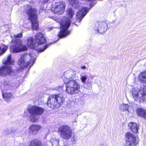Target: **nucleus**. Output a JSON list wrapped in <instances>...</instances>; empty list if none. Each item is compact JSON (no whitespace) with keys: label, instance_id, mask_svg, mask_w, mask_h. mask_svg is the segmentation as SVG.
Here are the masks:
<instances>
[{"label":"nucleus","instance_id":"nucleus-15","mask_svg":"<svg viewBox=\"0 0 146 146\" xmlns=\"http://www.w3.org/2000/svg\"><path fill=\"white\" fill-rule=\"evenodd\" d=\"M88 12V9L86 7H82L77 13L76 19L80 21Z\"/></svg>","mask_w":146,"mask_h":146},{"label":"nucleus","instance_id":"nucleus-17","mask_svg":"<svg viewBox=\"0 0 146 146\" xmlns=\"http://www.w3.org/2000/svg\"><path fill=\"white\" fill-rule=\"evenodd\" d=\"M2 96L4 100L7 102H10L11 99L13 97L11 92H2Z\"/></svg>","mask_w":146,"mask_h":146},{"label":"nucleus","instance_id":"nucleus-11","mask_svg":"<svg viewBox=\"0 0 146 146\" xmlns=\"http://www.w3.org/2000/svg\"><path fill=\"white\" fill-rule=\"evenodd\" d=\"M29 112L32 116L40 115L44 112V110L40 107L33 106L28 110Z\"/></svg>","mask_w":146,"mask_h":146},{"label":"nucleus","instance_id":"nucleus-4","mask_svg":"<svg viewBox=\"0 0 146 146\" xmlns=\"http://www.w3.org/2000/svg\"><path fill=\"white\" fill-rule=\"evenodd\" d=\"M71 22V20L67 17H64L59 21L60 30L57 36L60 38L64 37L70 34V31L68 29L70 27Z\"/></svg>","mask_w":146,"mask_h":146},{"label":"nucleus","instance_id":"nucleus-25","mask_svg":"<svg viewBox=\"0 0 146 146\" xmlns=\"http://www.w3.org/2000/svg\"><path fill=\"white\" fill-rule=\"evenodd\" d=\"M7 47L6 46H4L3 47L1 48V46H0V55L4 53L7 50Z\"/></svg>","mask_w":146,"mask_h":146},{"label":"nucleus","instance_id":"nucleus-13","mask_svg":"<svg viewBox=\"0 0 146 146\" xmlns=\"http://www.w3.org/2000/svg\"><path fill=\"white\" fill-rule=\"evenodd\" d=\"M14 72L11 67L9 66H3L0 67V76H6L7 75H11L14 74Z\"/></svg>","mask_w":146,"mask_h":146},{"label":"nucleus","instance_id":"nucleus-21","mask_svg":"<svg viewBox=\"0 0 146 146\" xmlns=\"http://www.w3.org/2000/svg\"><path fill=\"white\" fill-rule=\"evenodd\" d=\"M138 80L141 82L146 84V70L140 72L138 76Z\"/></svg>","mask_w":146,"mask_h":146},{"label":"nucleus","instance_id":"nucleus-6","mask_svg":"<svg viewBox=\"0 0 146 146\" xmlns=\"http://www.w3.org/2000/svg\"><path fill=\"white\" fill-rule=\"evenodd\" d=\"M131 93L135 101H138L140 104L146 102V86L140 87L138 90L133 89Z\"/></svg>","mask_w":146,"mask_h":146},{"label":"nucleus","instance_id":"nucleus-8","mask_svg":"<svg viewBox=\"0 0 146 146\" xmlns=\"http://www.w3.org/2000/svg\"><path fill=\"white\" fill-rule=\"evenodd\" d=\"M58 132L61 137L65 140H68L72 137V131L71 128L68 125H63L58 128Z\"/></svg>","mask_w":146,"mask_h":146},{"label":"nucleus","instance_id":"nucleus-26","mask_svg":"<svg viewBox=\"0 0 146 146\" xmlns=\"http://www.w3.org/2000/svg\"><path fill=\"white\" fill-rule=\"evenodd\" d=\"M87 79V77L86 76H82L81 77V80L82 82L84 83Z\"/></svg>","mask_w":146,"mask_h":146},{"label":"nucleus","instance_id":"nucleus-27","mask_svg":"<svg viewBox=\"0 0 146 146\" xmlns=\"http://www.w3.org/2000/svg\"><path fill=\"white\" fill-rule=\"evenodd\" d=\"M37 120V119L35 118L34 117H33L31 119V121L33 122H35Z\"/></svg>","mask_w":146,"mask_h":146},{"label":"nucleus","instance_id":"nucleus-9","mask_svg":"<svg viewBox=\"0 0 146 146\" xmlns=\"http://www.w3.org/2000/svg\"><path fill=\"white\" fill-rule=\"evenodd\" d=\"M34 62V60L31 58L30 55L25 54L21 56L18 62V64L22 69H23L27 67L29 65L30 66L33 65Z\"/></svg>","mask_w":146,"mask_h":146},{"label":"nucleus","instance_id":"nucleus-19","mask_svg":"<svg viewBox=\"0 0 146 146\" xmlns=\"http://www.w3.org/2000/svg\"><path fill=\"white\" fill-rule=\"evenodd\" d=\"M43 144L40 140L35 139L31 140L29 142V146H43Z\"/></svg>","mask_w":146,"mask_h":146},{"label":"nucleus","instance_id":"nucleus-20","mask_svg":"<svg viewBox=\"0 0 146 146\" xmlns=\"http://www.w3.org/2000/svg\"><path fill=\"white\" fill-rule=\"evenodd\" d=\"M98 29H97V32L100 33H103L105 32V29L107 27V24L106 23L102 22H98Z\"/></svg>","mask_w":146,"mask_h":146},{"label":"nucleus","instance_id":"nucleus-23","mask_svg":"<svg viewBox=\"0 0 146 146\" xmlns=\"http://www.w3.org/2000/svg\"><path fill=\"white\" fill-rule=\"evenodd\" d=\"M14 61L11 59V54H9L7 57V59L3 62V64L6 65H7L13 64Z\"/></svg>","mask_w":146,"mask_h":146},{"label":"nucleus","instance_id":"nucleus-18","mask_svg":"<svg viewBox=\"0 0 146 146\" xmlns=\"http://www.w3.org/2000/svg\"><path fill=\"white\" fill-rule=\"evenodd\" d=\"M128 126L130 127V129L133 132L135 133H138L139 129L138 124L135 123L131 122L129 123Z\"/></svg>","mask_w":146,"mask_h":146},{"label":"nucleus","instance_id":"nucleus-12","mask_svg":"<svg viewBox=\"0 0 146 146\" xmlns=\"http://www.w3.org/2000/svg\"><path fill=\"white\" fill-rule=\"evenodd\" d=\"M66 7L65 4L62 2L56 3L54 7H52V12L58 14H61L65 11Z\"/></svg>","mask_w":146,"mask_h":146},{"label":"nucleus","instance_id":"nucleus-3","mask_svg":"<svg viewBox=\"0 0 146 146\" xmlns=\"http://www.w3.org/2000/svg\"><path fill=\"white\" fill-rule=\"evenodd\" d=\"M22 33H23L21 32L14 35V37L15 38L12 41L14 44L11 46L13 52H19L27 50L26 46L23 44L22 40L21 39L17 38H22L23 37Z\"/></svg>","mask_w":146,"mask_h":146},{"label":"nucleus","instance_id":"nucleus-29","mask_svg":"<svg viewBox=\"0 0 146 146\" xmlns=\"http://www.w3.org/2000/svg\"><path fill=\"white\" fill-rule=\"evenodd\" d=\"M81 68L82 69H85L86 68V66H81Z\"/></svg>","mask_w":146,"mask_h":146},{"label":"nucleus","instance_id":"nucleus-28","mask_svg":"<svg viewBox=\"0 0 146 146\" xmlns=\"http://www.w3.org/2000/svg\"><path fill=\"white\" fill-rule=\"evenodd\" d=\"M48 45L49 44H46V45H45L44 46V48L43 50H44L46 48L48 47Z\"/></svg>","mask_w":146,"mask_h":146},{"label":"nucleus","instance_id":"nucleus-1","mask_svg":"<svg viewBox=\"0 0 146 146\" xmlns=\"http://www.w3.org/2000/svg\"><path fill=\"white\" fill-rule=\"evenodd\" d=\"M27 7L26 14L28 16V19L31 23V28L33 30H37L38 29V21L37 20L38 17L37 9L33 7L31 5L27 4Z\"/></svg>","mask_w":146,"mask_h":146},{"label":"nucleus","instance_id":"nucleus-16","mask_svg":"<svg viewBox=\"0 0 146 146\" xmlns=\"http://www.w3.org/2000/svg\"><path fill=\"white\" fill-rule=\"evenodd\" d=\"M136 112L138 116L146 120V110L142 108L139 107L136 108Z\"/></svg>","mask_w":146,"mask_h":146},{"label":"nucleus","instance_id":"nucleus-14","mask_svg":"<svg viewBox=\"0 0 146 146\" xmlns=\"http://www.w3.org/2000/svg\"><path fill=\"white\" fill-rule=\"evenodd\" d=\"M42 128L41 125L37 124H31L29 128V133L35 135Z\"/></svg>","mask_w":146,"mask_h":146},{"label":"nucleus","instance_id":"nucleus-2","mask_svg":"<svg viewBox=\"0 0 146 146\" xmlns=\"http://www.w3.org/2000/svg\"><path fill=\"white\" fill-rule=\"evenodd\" d=\"M34 40L32 37L28 38L27 40V44L30 48L35 49L38 45L46 43V40L43 34L40 32L36 33L34 36Z\"/></svg>","mask_w":146,"mask_h":146},{"label":"nucleus","instance_id":"nucleus-10","mask_svg":"<svg viewBox=\"0 0 146 146\" xmlns=\"http://www.w3.org/2000/svg\"><path fill=\"white\" fill-rule=\"evenodd\" d=\"M125 137L127 140L125 146H132V145L137 146L139 143V141L136 139V137L129 132L126 133Z\"/></svg>","mask_w":146,"mask_h":146},{"label":"nucleus","instance_id":"nucleus-5","mask_svg":"<svg viewBox=\"0 0 146 146\" xmlns=\"http://www.w3.org/2000/svg\"><path fill=\"white\" fill-rule=\"evenodd\" d=\"M64 100V97L62 94H52L49 95L47 104L50 108H56L57 105L60 106L62 105Z\"/></svg>","mask_w":146,"mask_h":146},{"label":"nucleus","instance_id":"nucleus-7","mask_svg":"<svg viewBox=\"0 0 146 146\" xmlns=\"http://www.w3.org/2000/svg\"><path fill=\"white\" fill-rule=\"evenodd\" d=\"M64 83L66 84V91L68 94L73 95L80 92V86L75 80H70Z\"/></svg>","mask_w":146,"mask_h":146},{"label":"nucleus","instance_id":"nucleus-24","mask_svg":"<svg viewBox=\"0 0 146 146\" xmlns=\"http://www.w3.org/2000/svg\"><path fill=\"white\" fill-rule=\"evenodd\" d=\"M68 14L69 17L72 18L74 15V12L71 8H69L67 10Z\"/></svg>","mask_w":146,"mask_h":146},{"label":"nucleus","instance_id":"nucleus-22","mask_svg":"<svg viewBox=\"0 0 146 146\" xmlns=\"http://www.w3.org/2000/svg\"><path fill=\"white\" fill-rule=\"evenodd\" d=\"M69 1L70 5L75 9H78L81 6V3L78 0H69Z\"/></svg>","mask_w":146,"mask_h":146}]
</instances>
